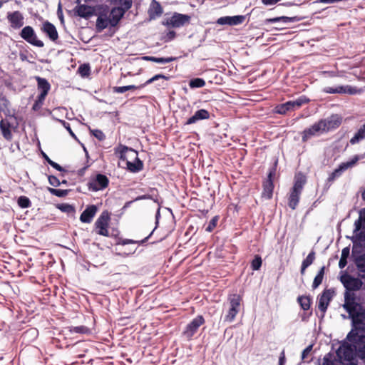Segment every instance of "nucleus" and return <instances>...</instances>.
Here are the masks:
<instances>
[{"label": "nucleus", "mask_w": 365, "mask_h": 365, "mask_svg": "<svg viewBox=\"0 0 365 365\" xmlns=\"http://www.w3.org/2000/svg\"><path fill=\"white\" fill-rule=\"evenodd\" d=\"M26 334H31L33 336H36L37 334V330L35 329H29Z\"/></svg>", "instance_id": "774afa93"}, {"label": "nucleus", "mask_w": 365, "mask_h": 365, "mask_svg": "<svg viewBox=\"0 0 365 365\" xmlns=\"http://www.w3.org/2000/svg\"><path fill=\"white\" fill-rule=\"evenodd\" d=\"M97 212L96 205H90L86 208L80 216L82 222L90 223Z\"/></svg>", "instance_id": "b1692460"}, {"label": "nucleus", "mask_w": 365, "mask_h": 365, "mask_svg": "<svg viewBox=\"0 0 365 365\" xmlns=\"http://www.w3.org/2000/svg\"><path fill=\"white\" fill-rule=\"evenodd\" d=\"M322 121L325 124V130L327 133L330 130L337 128L341 125L342 118L340 115L335 114L326 119H322Z\"/></svg>", "instance_id": "412c9836"}, {"label": "nucleus", "mask_w": 365, "mask_h": 365, "mask_svg": "<svg viewBox=\"0 0 365 365\" xmlns=\"http://www.w3.org/2000/svg\"><path fill=\"white\" fill-rule=\"evenodd\" d=\"M208 118H210V113L205 109H200L196 111L192 117L187 119L185 125L193 124L199 120H206Z\"/></svg>", "instance_id": "393cba45"}, {"label": "nucleus", "mask_w": 365, "mask_h": 365, "mask_svg": "<svg viewBox=\"0 0 365 365\" xmlns=\"http://www.w3.org/2000/svg\"><path fill=\"white\" fill-rule=\"evenodd\" d=\"M75 12L80 17L88 19L94 14L95 9L85 4H81L75 8Z\"/></svg>", "instance_id": "5701e85b"}, {"label": "nucleus", "mask_w": 365, "mask_h": 365, "mask_svg": "<svg viewBox=\"0 0 365 365\" xmlns=\"http://www.w3.org/2000/svg\"><path fill=\"white\" fill-rule=\"evenodd\" d=\"M48 181H49V183L52 185V186H54V187H58L60 185V181L59 180L55 177V176H49L48 177Z\"/></svg>", "instance_id": "680f3d73"}, {"label": "nucleus", "mask_w": 365, "mask_h": 365, "mask_svg": "<svg viewBox=\"0 0 365 365\" xmlns=\"http://www.w3.org/2000/svg\"><path fill=\"white\" fill-rule=\"evenodd\" d=\"M130 151L131 153H133L135 155H138L137 153L132 148H129L125 145H120L116 149L115 153L119 154V158L121 160H125V153Z\"/></svg>", "instance_id": "f704fd0d"}, {"label": "nucleus", "mask_w": 365, "mask_h": 365, "mask_svg": "<svg viewBox=\"0 0 365 365\" xmlns=\"http://www.w3.org/2000/svg\"><path fill=\"white\" fill-rule=\"evenodd\" d=\"M218 221V217L217 216L214 217L209 222L207 227H206V231L212 232L213 229L216 227Z\"/></svg>", "instance_id": "13d9d810"}, {"label": "nucleus", "mask_w": 365, "mask_h": 365, "mask_svg": "<svg viewBox=\"0 0 365 365\" xmlns=\"http://www.w3.org/2000/svg\"><path fill=\"white\" fill-rule=\"evenodd\" d=\"M175 58L173 57H168V58H158L152 56L151 61L158 63H167L172 62L175 60Z\"/></svg>", "instance_id": "09e8293b"}, {"label": "nucleus", "mask_w": 365, "mask_h": 365, "mask_svg": "<svg viewBox=\"0 0 365 365\" xmlns=\"http://www.w3.org/2000/svg\"><path fill=\"white\" fill-rule=\"evenodd\" d=\"M312 345H309L306 349H304L302 353V360L305 361L307 359L308 355L310 354L312 350Z\"/></svg>", "instance_id": "bf43d9fd"}, {"label": "nucleus", "mask_w": 365, "mask_h": 365, "mask_svg": "<svg viewBox=\"0 0 365 365\" xmlns=\"http://www.w3.org/2000/svg\"><path fill=\"white\" fill-rule=\"evenodd\" d=\"M245 17L242 15L233 16H222L219 18L216 23L219 25H229L236 26L243 23Z\"/></svg>", "instance_id": "a211bd4d"}, {"label": "nucleus", "mask_w": 365, "mask_h": 365, "mask_svg": "<svg viewBox=\"0 0 365 365\" xmlns=\"http://www.w3.org/2000/svg\"><path fill=\"white\" fill-rule=\"evenodd\" d=\"M148 239V237H146L145 239L142 240L141 241H135V240H129V239H125V240H123L120 242L121 245H128V244H143L144 242H145Z\"/></svg>", "instance_id": "6e6d98bb"}, {"label": "nucleus", "mask_w": 365, "mask_h": 365, "mask_svg": "<svg viewBox=\"0 0 365 365\" xmlns=\"http://www.w3.org/2000/svg\"><path fill=\"white\" fill-rule=\"evenodd\" d=\"M8 106L9 101L3 95H0V112L4 110Z\"/></svg>", "instance_id": "4d7b16f0"}, {"label": "nucleus", "mask_w": 365, "mask_h": 365, "mask_svg": "<svg viewBox=\"0 0 365 365\" xmlns=\"http://www.w3.org/2000/svg\"><path fill=\"white\" fill-rule=\"evenodd\" d=\"M58 121L63 125V127L68 131V133H70V135L74 138H76V135L74 134V133L72 131L71 127H70V125L69 123H68L67 122H66L65 120H58Z\"/></svg>", "instance_id": "052dcab7"}, {"label": "nucleus", "mask_w": 365, "mask_h": 365, "mask_svg": "<svg viewBox=\"0 0 365 365\" xmlns=\"http://www.w3.org/2000/svg\"><path fill=\"white\" fill-rule=\"evenodd\" d=\"M323 91L326 93H348L356 94L358 91L356 88L350 86H338L336 87L327 86L323 88Z\"/></svg>", "instance_id": "dca6fc26"}, {"label": "nucleus", "mask_w": 365, "mask_h": 365, "mask_svg": "<svg viewBox=\"0 0 365 365\" xmlns=\"http://www.w3.org/2000/svg\"><path fill=\"white\" fill-rule=\"evenodd\" d=\"M271 178H272V173H270L269 174L268 179L264 183V189H263V192L262 193V197H264L267 199H270L272 196L274 185H273Z\"/></svg>", "instance_id": "bb28decb"}, {"label": "nucleus", "mask_w": 365, "mask_h": 365, "mask_svg": "<svg viewBox=\"0 0 365 365\" xmlns=\"http://www.w3.org/2000/svg\"><path fill=\"white\" fill-rule=\"evenodd\" d=\"M351 343L356 344V356L364 359H365V341L363 342L361 340L358 339L356 341L349 339Z\"/></svg>", "instance_id": "7c9ffc66"}, {"label": "nucleus", "mask_w": 365, "mask_h": 365, "mask_svg": "<svg viewBox=\"0 0 365 365\" xmlns=\"http://www.w3.org/2000/svg\"><path fill=\"white\" fill-rule=\"evenodd\" d=\"M42 30L53 41H56L58 38V32L55 26L48 21H46L43 24Z\"/></svg>", "instance_id": "a878e982"}, {"label": "nucleus", "mask_w": 365, "mask_h": 365, "mask_svg": "<svg viewBox=\"0 0 365 365\" xmlns=\"http://www.w3.org/2000/svg\"><path fill=\"white\" fill-rule=\"evenodd\" d=\"M359 252L360 250H358V245L354 242L352 248V255L354 257L355 264L359 270V276L365 279V254L357 255Z\"/></svg>", "instance_id": "4468645a"}, {"label": "nucleus", "mask_w": 365, "mask_h": 365, "mask_svg": "<svg viewBox=\"0 0 365 365\" xmlns=\"http://www.w3.org/2000/svg\"><path fill=\"white\" fill-rule=\"evenodd\" d=\"M349 253H350V250L347 247H344L341 250V255L340 260L339 262V268L343 269L344 267H346V265L347 264V258L349 256Z\"/></svg>", "instance_id": "c9c22d12"}, {"label": "nucleus", "mask_w": 365, "mask_h": 365, "mask_svg": "<svg viewBox=\"0 0 365 365\" xmlns=\"http://www.w3.org/2000/svg\"><path fill=\"white\" fill-rule=\"evenodd\" d=\"M354 232H359L361 228H365V209L359 212V219L354 222Z\"/></svg>", "instance_id": "473e14b6"}, {"label": "nucleus", "mask_w": 365, "mask_h": 365, "mask_svg": "<svg viewBox=\"0 0 365 365\" xmlns=\"http://www.w3.org/2000/svg\"><path fill=\"white\" fill-rule=\"evenodd\" d=\"M298 20L297 17L280 16L270 19L272 22L282 21L284 23L295 22Z\"/></svg>", "instance_id": "79ce46f5"}, {"label": "nucleus", "mask_w": 365, "mask_h": 365, "mask_svg": "<svg viewBox=\"0 0 365 365\" xmlns=\"http://www.w3.org/2000/svg\"><path fill=\"white\" fill-rule=\"evenodd\" d=\"M279 1L280 0H262V3L265 5H273Z\"/></svg>", "instance_id": "0e129e2a"}, {"label": "nucleus", "mask_w": 365, "mask_h": 365, "mask_svg": "<svg viewBox=\"0 0 365 365\" xmlns=\"http://www.w3.org/2000/svg\"><path fill=\"white\" fill-rule=\"evenodd\" d=\"M91 133H92V135L93 136H95L98 140H99L101 141L105 140V138H106L105 134L101 130H98V129L91 130Z\"/></svg>", "instance_id": "864d4df0"}, {"label": "nucleus", "mask_w": 365, "mask_h": 365, "mask_svg": "<svg viewBox=\"0 0 365 365\" xmlns=\"http://www.w3.org/2000/svg\"><path fill=\"white\" fill-rule=\"evenodd\" d=\"M315 259V253L314 252H311L308 255L307 257H306V259H304L302 262V264H304V267H309L310 266L314 260Z\"/></svg>", "instance_id": "49530a36"}, {"label": "nucleus", "mask_w": 365, "mask_h": 365, "mask_svg": "<svg viewBox=\"0 0 365 365\" xmlns=\"http://www.w3.org/2000/svg\"><path fill=\"white\" fill-rule=\"evenodd\" d=\"M90 68L88 65L83 64L79 66L78 73L81 76L86 77L89 75Z\"/></svg>", "instance_id": "603ef678"}, {"label": "nucleus", "mask_w": 365, "mask_h": 365, "mask_svg": "<svg viewBox=\"0 0 365 365\" xmlns=\"http://www.w3.org/2000/svg\"><path fill=\"white\" fill-rule=\"evenodd\" d=\"M125 11V10L120 7H114L110 10L109 16L111 22V26L114 27L119 23Z\"/></svg>", "instance_id": "4be33fe9"}, {"label": "nucleus", "mask_w": 365, "mask_h": 365, "mask_svg": "<svg viewBox=\"0 0 365 365\" xmlns=\"http://www.w3.org/2000/svg\"><path fill=\"white\" fill-rule=\"evenodd\" d=\"M205 85V82L202 78H194L191 80L189 83V86L191 88H202Z\"/></svg>", "instance_id": "a19ab883"}, {"label": "nucleus", "mask_w": 365, "mask_h": 365, "mask_svg": "<svg viewBox=\"0 0 365 365\" xmlns=\"http://www.w3.org/2000/svg\"><path fill=\"white\" fill-rule=\"evenodd\" d=\"M354 242L358 245V250H360L362 246L365 247V234L361 233Z\"/></svg>", "instance_id": "5fc2aeb1"}, {"label": "nucleus", "mask_w": 365, "mask_h": 365, "mask_svg": "<svg viewBox=\"0 0 365 365\" xmlns=\"http://www.w3.org/2000/svg\"><path fill=\"white\" fill-rule=\"evenodd\" d=\"M335 295V291L334 289H324V292L317 298L318 309L322 313L324 317L329 302Z\"/></svg>", "instance_id": "1a4fd4ad"}, {"label": "nucleus", "mask_w": 365, "mask_h": 365, "mask_svg": "<svg viewBox=\"0 0 365 365\" xmlns=\"http://www.w3.org/2000/svg\"><path fill=\"white\" fill-rule=\"evenodd\" d=\"M324 267H322L320 268L318 274L314 279V282L312 284V288L316 289L317 288L322 282L324 275Z\"/></svg>", "instance_id": "e433bc0d"}, {"label": "nucleus", "mask_w": 365, "mask_h": 365, "mask_svg": "<svg viewBox=\"0 0 365 365\" xmlns=\"http://www.w3.org/2000/svg\"><path fill=\"white\" fill-rule=\"evenodd\" d=\"M205 323V319L202 316L199 315L193 319L190 323H189L184 331L183 335L187 339H190L193 335L197 332L199 327Z\"/></svg>", "instance_id": "f8f14e48"}, {"label": "nucleus", "mask_w": 365, "mask_h": 365, "mask_svg": "<svg viewBox=\"0 0 365 365\" xmlns=\"http://www.w3.org/2000/svg\"><path fill=\"white\" fill-rule=\"evenodd\" d=\"M49 192L57 197H64L68 194L67 190L48 188Z\"/></svg>", "instance_id": "de8ad7c7"}, {"label": "nucleus", "mask_w": 365, "mask_h": 365, "mask_svg": "<svg viewBox=\"0 0 365 365\" xmlns=\"http://www.w3.org/2000/svg\"><path fill=\"white\" fill-rule=\"evenodd\" d=\"M20 36L23 39L34 46L43 47L44 45L42 41L37 38L34 29L30 26H25L21 30Z\"/></svg>", "instance_id": "9b49d317"}, {"label": "nucleus", "mask_w": 365, "mask_h": 365, "mask_svg": "<svg viewBox=\"0 0 365 365\" xmlns=\"http://www.w3.org/2000/svg\"><path fill=\"white\" fill-rule=\"evenodd\" d=\"M63 212H67L68 214L73 215L75 212V208L68 204H63L59 207Z\"/></svg>", "instance_id": "3c124183"}, {"label": "nucleus", "mask_w": 365, "mask_h": 365, "mask_svg": "<svg viewBox=\"0 0 365 365\" xmlns=\"http://www.w3.org/2000/svg\"><path fill=\"white\" fill-rule=\"evenodd\" d=\"M241 297L238 294H232L228 297L227 310L224 317V321L232 322L235 319L240 310Z\"/></svg>", "instance_id": "20e7f679"}, {"label": "nucleus", "mask_w": 365, "mask_h": 365, "mask_svg": "<svg viewBox=\"0 0 365 365\" xmlns=\"http://www.w3.org/2000/svg\"><path fill=\"white\" fill-rule=\"evenodd\" d=\"M365 138V123L358 130L354 136L350 140L351 144L359 143Z\"/></svg>", "instance_id": "72a5a7b5"}, {"label": "nucleus", "mask_w": 365, "mask_h": 365, "mask_svg": "<svg viewBox=\"0 0 365 365\" xmlns=\"http://www.w3.org/2000/svg\"><path fill=\"white\" fill-rule=\"evenodd\" d=\"M7 19L14 29H19L24 25V16L19 11L8 13Z\"/></svg>", "instance_id": "aec40b11"}, {"label": "nucleus", "mask_w": 365, "mask_h": 365, "mask_svg": "<svg viewBox=\"0 0 365 365\" xmlns=\"http://www.w3.org/2000/svg\"><path fill=\"white\" fill-rule=\"evenodd\" d=\"M293 110L290 101L279 105L276 107V112L279 114H285L288 110Z\"/></svg>", "instance_id": "4c0bfd02"}, {"label": "nucleus", "mask_w": 365, "mask_h": 365, "mask_svg": "<svg viewBox=\"0 0 365 365\" xmlns=\"http://www.w3.org/2000/svg\"><path fill=\"white\" fill-rule=\"evenodd\" d=\"M113 92L116 93H123L128 91L127 86H115L113 87Z\"/></svg>", "instance_id": "e2e57ef3"}, {"label": "nucleus", "mask_w": 365, "mask_h": 365, "mask_svg": "<svg viewBox=\"0 0 365 365\" xmlns=\"http://www.w3.org/2000/svg\"><path fill=\"white\" fill-rule=\"evenodd\" d=\"M163 13V9L160 4L156 1L153 0L150 4L148 11L150 19H155L159 17Z\"/></svg>", "instance_id": "c85d7f7f"}, {"label": "nucleus", "mask_w": 365, "mask_h": 365, "mask_svg": "<svg viewBox=\"0 0 365 365\" xmlns=\"http://www.w3.org/2000/svg\"><path fill=\"white\" fill-rule=\"evenodd\" d=\"M325 124L322 121V120L316 122L309 128L304 130L302 136V140L305 142L312 138L318 137L327 133L325 130Z\"/></svg>", "instance_id": "0eeeda50"}, {"label": "nucleus", "mask_w": 365, "mask_h": 365, "mask_svg": "<svg viewBox=\"0 0 365 365\" xmlns=\"http://www.w3.org/2000/svg\"><path fill=\"white\" fill-rule=\"evenodd\" d=\"M355 294L346 292L344 296V309L351 318L354 328L347 335V339L356 341L358 339L365 341V313L359 312L360 305L355 302Z\"/></svg>", "instance_id": "f257e3e1"}, {"label": "nucleus", "mask_w": 365, "mask_h": 365, "mask_svg": "<svg viewBox=\"0 0 365 365\" xmlns=\"http://www.w3.org/2000/svg\"><path fill=\"white\" fill-rule=\"evenodd\" d=\"M318 365H342V363L334 354L328 353Z\"/></svg>", "instance_id": "cd10ccee"}, {"label": "nucleus", "mask_w": 365, "mask_h": 365, "mask_svg": "<svg viewBox=\"0 0 365 365\" xmlns=\"http://www.w3.org/2000/svg\"><path fill=\"white\" fill-rule=\"evenodd\" d=\"M43 156L44 158V159L48 162V163L52 166L53 168L56 169L58 171H62L63 170V168L58 165V163H55L54 161L51 160L47 155H46L45 153H43Z\"/></svg>", "instance_id": "8fccbe9b"}, {"label": "nucleus", "mask_w": 365, "mask_h": 365, "mask_svg": "<svg viewBox=\"0 0 365 365\" xmlns=\"http://www.w3.org/2000/svg\"><path fill=\"white\" fill-rule=\"evenodd\" d=\"M298 302L301 306V307L304 310H308L310 308V299L308 297L306 296H300L298 297Z\"/></svg>", "instance_id": "58836bf2"}, {"label": "nucleus", "mask_w": 365, "mask_h": 365, "mask_svg": "<svg viewBox=\"0 0 365 365\" xmlns=\"http://www.w3.org/2000/svg\"><path fill=\"white\" fill-rule=\"evenodd\" d=\"M160 78L168 79V77H166L165 76H164L163 74H157V75L154 76L153 77L150 78V79H148L145 83H143L139 86H136L135 85H129V86H127L128 91H131V90H134V89H137V88H142L145 87V86L150 84L153 82H154Z\"/></svg>", "instance_id": "c756f323"}, {"label": "nucleus", "mask_w": 365, "mask_h": 365, "mask_svg": "<svg viewBox=\"0 0 365 365\" xmlns=\"http://www.w3.org/2000/svg\"><path fill=\"white\" fill-rule=\"evenodd\" d=\"M136 160L135 162H127V168L132 173H138L143 168L142 162L138 158L137 155H135Z\"/></svg>", "instance_id": "2f4dec72"}, {"label": "nucleus", "mask_w": 365, "mask_h": 365, "mask_svg": "<svg viewBox=\"0 0 365 365\" xmlns=\"http://www.w3.org/2000/svg\"><path fill=\"white\" fill-rule=\"evenodd\" d=\"M36 80L38 82V90L40 91V94L38 96L39 102L40 104H43V102L50 90L51 86L45 78L36 77Z\"/></svg>", "instance_id": "6ab92c4d"}, {"label": "nucleus", "mask_w": 365, "mask_h": 365, "mask_svg": "<svg viewBox=\"0 0 365 365\" xmlns=\"http://www.w3.org/2000/svg\"><path fill=\"white\" fill-rule=\"evenodd\" d=\"M344 344L336 351L337 356L346 361H351L356 356V344Z\"/></svg>", "instance_id": "6e6552de"}, {"label": "nucleus", "mask_w": 365, "mask_h": 365, "mask_svg": "<svg viewBox=\"0 0 365 365\" xmlns=\"http://www.w3.org/2000/svg\"><path fill=\"white\" fill-rule=\"evenodd\" d=\"M70 331L72 333L87 334L89 332V329L85 326L71 327Z\"/></svg>", "instance_id": "a18cd8bd"}, {"label": "nucleus", "mask_w": 365, "mask_h": 365, "mask_svg": "<svg viewBox=\"0 0 365 365\" xmlns=\"http://www.w3.org/2000/svg\"><path fill=\"white\" fill-rule=\"evenodd\" d=\"M361 158L359 155H355L349 161L341 163L339 167L335 169L328 178V180L331 182L334 181L336 178H339L343 172L346 170L347 169L352 168L355 165V164L361 159Z\"/></svg>", "instance_id": "9d476101"}, {"label": "nucleus", "mask_w": 365, "mask_h": 365, "mask_svg": "<svg viewBox=\"0 0 365 365\" xmlns=\"http://www.w3.org/2000/svg\"><path fill=\"white\" fill-rule=\"evenodd\" d=\"M110 220V215L108 212H103L99 217L96 221L95 225L98 230V233L100 235L108 236V222Z\"/></svg>", "instance_id": "ddd939ff"}, {"label": "nucleus", "mask_w": 365, "mask_h": 365, "mask_svg": "<svg viewBox=\"0 0 365 365\" xmlns=\"http://www.w3.org/2000/svg\"><path fill=\"white\" fill-rule=\"evenodd\" d=\"M17 125L16 118L14 115L1 120L0 130L3 137L6 140H11L12 139L13 135L11 130L15 129Z\"/></svg>", "instance_id": "423d86ee"}, {"label": "nucleus", "mask_w": 365, "mask_h": 365, "mask_svg": "<svg viewBox=\"0 0 365 365\" xmlns=\"http://www.w3.org/2000/svg\"><path fill=\"white\" fill-rule=\"evenodd\" d=\"M108 178L102 174H98L89 183V189L93 191H98L105 189L108 185Z\"/></svg>", "instance_id": "2eb2a0df"}, {"label": "nucleus", "mask_w": 365, "mask_h": 365, "mask_svg": "<svg viewBox=\"0 0 365 365\" xmlns=\"http://www.w3.org/2000/svg\"><path fill=\"white\" fill-rule=\"evenodd\" d=\"M285 363V355L284 352L282 351L279 359V365H284Z\"/></svg>", "instance_id": "69168bd1"}, {"label": "nucleus", "mask_w": 365, "mask_h": 365, "mask_svg": "<svg viewBox=\"0 0 365 365\" xmlns=\"http://www.w3.org/2000/svg\"><path fill=\"white\" fill-rule=\"evenodd\" d=\"M262 259L259 255H256L252 261L251 267L253 270H259L262 266Z\"/></svg>", "instance_id": "c03bdc74"}, {"label": "nucleus", "mask_w": 365, "mask_h": 365, "mask_svg": "<svg viewBox=\"0 0 365 365\" xmlns=\"http://www.w3.org/2000/svg\"><path fill=\"white\" fill-rule=\"evenodd\" d=\"M308 101H309V100L306 97L302 96L294 101H290V103L292 104L293 110H294V109L299 108L303 104L307 103Z\"/></svg>", "instance_id": "ea45409f"}, {"label": "nucleus", "mask_w": 365, "mask_h": 365, "mask_svg": "<svg viewBox=\"0 0 365 365\" xmlns=\"http://www.w3.org/2000/svg\"><path fill=\"white\" fill-rule=\"evenodd\" d=\"M18 205L21 208H27L31 206V201L27 197L21 196L18 199Z\"/></svg>", "instance_id": "37998d69"}, {"label": "nucleus", "mask_w": 365, "mask_h": 365, "mask_svg": "<svg viewBox=\"0 0 365 365\" xmlns=\"http://www.w3.org/2000/svg\"><path fill=\"white\" fill-rule=\"evenodd\" d=\"M190 20V16L185 14H175L167 20L166 24L175 28L184 26Z\"/></svg>", "instance_id": "f3484780"}, {"label": "nucleus", "mask_w": 365, "mask_h": 365, "mask_svg": "<svg viewBox=\"0 0 365 365\" xmlns=\"http://www.w3.org/2000/svg\"><path fill=\"white\" fill-rule=\"evenodd\" d=\"M95 16H97L96 29L98 32H101L109 26H111L110 20V9L108 6L100 5L95 8Z\"/></svg>", "instance_id": "7ed1b4c3"}, {"label": "nucleus", "mask_w": 365, "mask_h": 365, "mask_svg": "<svg viewBox=\"0 0 365 365\" xmlns=\"http://www.w3.org/2000/svg\"><path fill=\"white\" fill-rule=\"evenodd\" d=\"M305 183L306 178L303 175L298 174L295 176L294 185L288 198V205L291 209L294 210L297 207Z\"/></svg>", "instance_id": "f03ea898"}, {"label": "nucleus", "mask_w": 365, "mask_h": 365, "mask_svg": "<svg viewBox=\"0 0 365 365\" xmlns=\"http://www.w3.org/2000/svg\"><path fill=\"white\" fill-rule=\"evenodd\" d=\"M340 281L346 288V292L354 294L353 291H357L360 289L365 293V282L363 283L359 278H355L349 274H345L340 277Z\"/></svg>", "instance_id": "39448f33"}, {"label": "nucleus", "mask_w": 365, "mask_h": 365, "mask_svg": "<svg viewBox=\"0 0 365 365\" xmlns=\"http://www.w3.org/2000/svg\"><path fill=\"white\" fill-rule=\"evenodd\" d=\"M42 104H40V102H39V96L38 97V99L37 101L35 102V103L34 104L33 106V109L34 110H37L38 108L41 107Z\"/></svg>", "instance_id": "338daca9"}]
</instances>
